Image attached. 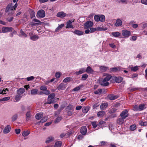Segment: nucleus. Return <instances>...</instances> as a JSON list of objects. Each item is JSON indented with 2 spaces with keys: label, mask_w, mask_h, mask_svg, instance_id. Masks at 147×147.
I'll return each mask as SVG.
<instances>
[{
  "label": "nucleus",
  "mask_w": 147,
  "mask_h": 147,
  "mask_svg": "<svg viewBox=\"0 0 147 147\" xmlns=\"http://www.w3.org/2000/svg\"><path fill=\"white\" fill-rule=\"evenodd\" d=\"M103 76L106 77L103 79L102 81V83H101L100 84L103 86H108L109 85V83L108 82L111 78L112 77L111 75L107 73H104L103 74Z\"/></svg>",
  "instance_id": "obj_1"
},
{
  "label": "nucleus",
  "mask_w": 147,
  "mask_h": 147,
  "mask_svg": "<svg viewBox=\"0 0 147 147\" xmlns=\"http://www.w3.org/2000/svg\"><path fill=\"white\" fill-rule=\"evenodd\" d=\"M94 19L96 22L100 21L102 22H104L105 21V16L103 15H96L94 16Z\"/></svg>",
  "instance_id": "obj_2"
},
{
  "label": "nucleus",
  "mask_w": 147,
  "mask_h": 147,
  "mask_svg": "<svg viewBox=\"0 0 147 147\" xmlns=\"http://www.w3.org/2000/svg\"><path fill=\"white\" fill-rule=\"evenodd\" d=\"M45 15V11L42 10L40 9L38 11L36 16L38 18H42L44 17Z\"/></svg>",
  "instance_id": "obj_3"
},
{
  "label": "nucleus",
  "mask_w": 147,
  "mask_h": 147,
  "mask_svg": "<svg viewBox=\"0 0 147 147\" xmlns=\"http://www.w3.org/2000/svg\"><path fill=\"white\" fill-rule=\"evenodd\" d=\"M13 29L11 27H3L2 28V31L3 33H5L11 32Z\"/></svg>",
  "instance_id": "obj_4"
},
{
  "label": "nucleus",
  "mask_w": 147,
  "mask_h": 147,
  "mask_svg": "<svg viewBox=\"0 0 147 147\" xmlns=\"http://www.w3.org/2000/svg\"><path fill=\"white\" fill-rule=\"evenodd\" d=\"M93 25V23L90 21H88L86 22L84 24V28L85 29L90 28Z\"/></svg>",
  "instance_id": "obj_5"
},
{
  "label": "nucleus",
  "mask_w": 147,
  "mask_h": 147,
  "mask_svg": "<svg viewBox=\"0 0 147 147\" xmlns=\"http://www.w3.org/2000/svg\"><path fill=\"white\" fill-rule=\"evenodd\" d=\"M122 33L123 36L125 38H128L131 34V32L126 30H123Z\"/></svg>",
  "instance_id": "obj_6"
},
{
  "label": "nucleus",
  "mask_w": 147,
  "mask_h": 147,
  "mask_svg": "<svg viewBox=\"0 0 147 147\" xmlns=\"http://www.w3.org/2000/svg\"><path fill=\"white\" fill-rule=\"evenodd\" d=\"M128 111L127 110L125 109L121 113L120 116L121 117L125 119L128 116Z\"/></svg>",
  "instance_id": "obj_7"
},
{
  "label": "nucleus",
  "mask_w": 147,
  "mask_h": 147,
  "mask_svg": "<svg viewBox=\"0 0 147 147\" xmlns=\"http://www.w3.org/2000/svg\"><path fill=\"white\" fill-rule=\"evenodd\" d=\"M113 80H114L115 82L118 83H120L123 80V78L121 77H118L113 76L112 77Z\"/></svg>",
  "instance_id": "obj_8"
},
{
  "label": "nucleus",
  "mask_w": 147,
  "mask_h": 147,
  "mask_svg": "<svg viewBox=\"0 0 147 147\" xmlns=\"http://www.w3.org/2000/svg\"><path fill=\"white\" fill-rule=\"evenodd\" d=\"M67 86L66 84H65L63 83H61L58 85L57 88L59 90H63L65 89Z\"/></svg>",
  "instance_id": "obj_9"
},
{
  "label": "nucleus",
  "mask_w": 147,
  "mask_h": 147,
  "mask_svg": "<svg viewBox=\"0 0 147 147\" xmlns=\"http://www.w3.org/2000/svg\"><path fill=\"white\" fill-rule=\"evenodd\" d=\"M66 15L67 14L65 12L63 11H60L57 13V16L58 17L63 18L65 17Z\"/></svg>",
  "instance_id": "obj_10"
},
{
  "label": "nucleus",
  "mask_w": 147,
  "mask_h": 147,
  "mask_svg": "<svg viewBox=\"0 0 147 147\" xmlns=\"http://www.w3.org/2000/svg\"><path fill=\"white\" fill-rule=\"evenodd\" d=\"M11 129V127L10 125H7L4 128L3 130V133L4 134H6L9 133Z\"/></svg>",
  "instance_id": "obj_11"
},
{
  "label": "nucleus",
  "mask_w": 147,
  "mask_h": 147,
  "mask_svg": "<svg viewBox=\"0 0 147 147\" xmlns=\"http://www.w3.org/2000/svg\"><path fill=\"white\" fill-rule=\"evenodd\" d=\"M122 24V22L121 20L120 19H118L116 20V22L115 24L114 25L115 26L118 27L121 26Z\"/></svg>",
  "instance_id": "obj_12"
},
{
  "label": "nucleus",
  "mask_w": 147,
  "mask_h": 147,
  "mask_svg": "<svg viewBox=\"0 0 147 147\" xmlns=\"http://www.w3.org/2000/svg\"><path fill=\"white\" fill-rule=\"evenodd\" d=\"M13 8L12 7V4H9L7 6L5 10V12L7 13L10 11H13Z\"/></svg>",
  "instance_id": "obj_13"
},
{
  "label": "nucleus",
  "mask_w": 147,
  "mask_h": 147,
  "mask_svg": "<svg viewBox=\"0 0 147 147\" xmlns=\"http://www.w3.org/2000/svg\"><path fill=\"white\" fill-rule=\"evenodd\" d=\"M25 90L24 88H20L17 91V94L22 96V94L25 92Z\"/></svg>",
  "instance_id": "obj_14"
},
{
  "label": "nucleus",
  "mask_w": 147,
  "mask_h": 147,
  "mask_svg": "<svg viewBox=\"0 0 147 147\" xmlns=\"http://www.w3.org/2000/svg\"><path fill=\"white\" fill-rule=\"evenodd\" d=\"M80 133L82 135H85L87 132V128L86 126H83L80 129Z\"/></svg>",
  "instance_id": "obj_15"
},
{
  "label": "nucleus",
  "mask_w": 147,
  "mask_h": 147,
  "mask_svg": "<svg viewBox=\"0 0 147 147\" xmlns=\"http://www.w3.org/2000/svg\"><path fill=\"white\" fill-rule=\"evenodd\" d=\"M108 98L110 100H113L117 98L118 97L117 96H115L112 94H110L107 96Z\"/></svg>",
  "instance_id": "obj_16"
},
{
  "label": "nucleus",
  "mask_w": 147,
  "mask_h": 147,
  "mask_svg": "<svg viewBox=\"0 0 147 147\" xmlns=\"http://www.w3.org/2000/svg\"><path fill=\"white\" fill-rule=\"evenodd\" d=\"M66 24V28H74L72 25V22L71 20L68 21L67 22Z\"/></svg>",
  "instance_id": "obj_17"
},
{
  "label": "nucleus",
  "mask_w": 147,
  "mask_h": 147,
  "mask_svg": "<svg viewBox=\"0 0 147 147\" xmlns=\"http://www.w3.org/2000/svg\"><path fill=\"white\" fill-rule=\"evenodd\" d=\"M73 32L78 36H80L83 35L84 33L83 32L78 30H75Z\"/></svg>",
  "instance_id": "obj_18"
},
{
  "label": "nucleus",
  "mask_w": 147,
  "mask_h": 147,
  "mask_svg": "<svg viewBox=\"0 0 147 147\" xmlns=\"http://www.w3.org/2000/svg\"><path fill=\"white\" fill-rule=\"evenodd\" d=\"M85 72V69L84 68H81L79 69V70L78 71H76L75 72V74L76 75H78L81 74Z\"/></svg>",
  "instance_id": "obj_19"
},
{
  "label": "nucleus",
  "mask_w": 147,
  "mask_h": 147,
  "mask_svg": "<svg viewBox=\"0 0 147 147\" xmlns=\"http://www.w3.org/2000/svg\"><path fill=\"white\" fill-rule=\"evenodd\" d=\"M85 71L88 74H92L94 72V71L92 69L90 66L87 67L86 69L85 70Z\"/></svg>",
  "instance_id": "obj_20"
},
{
  "label": "nucleus",
  "mask_w": 147,
  "mask_h": 147,
  "mask_svg": "<svg viewBox=\"0 0 147 147\" xmlns=\"http://www.w3.org/2000/svg\"><path fill=\"white\" fill-rule=\"evenodd\" d=\"M43 114L42 112L38 113L36 115L35 117L37 120H39L43 116Z\"/></svg>",
  "instance_id": "obj_21"
},
{
  "label": "nucleus",
  "mask_w": 147,
  "mask_h": 147,
  "mask_svg": "<svg viewBox=\"0 0 147 147\" xmlns=\"http://www.w3.org/2000/svg\"><path fill=\"white\" fill-rule=\"evenodd\" d=\"M121 69L119 67H114L110 69V71L115 72L117 71H120L121 70Z\"/></svg>",
  "instance_id": "obj_22"
},
{
  "label": "nucleus",
  "mask_w": 147,
  "mask_h": 147,
  "mask_svg": "<svg viewBox=\"0 0 147 147\" xmlns=\"http://www.w3.org/2000/svg\"><path fill=\"white\" fill-rule=\"evenodd\" d=\"M124 119L122 117L118 119L117 121V123L119 125L122 124L123 123Z\"/></svg>",
  "instance_id": "obj_23"
},
{
  "label": "nucleus",
  "mask_w": 147,
  "mask_h": 147,
  "mask_svg": "<svg viewBox=\"0 0 147 147\" xmlns=\"http://www.w3.org/2000/svg\"><path fill=\"white\" fill-rule=\"evenodd\" d=\"M108 104L107 103H104L102 104L100 106V108L101 110H104L107 107Z\"/></svg>",
  "instance_id": "obj_24"
},
{
  "label": "nucleus",
  "mask_w": 147,
  "mask_h": 147,
  "mask_svg": "<svg viewBox=\"0 0 147 147\" xmlns=\"http://www.w3.org/2000/svg\"><path fill=\"white\" fill-rule=\"evenodd\" d=\"M54 140V138L52 136H50L48 137L47 138V140L45 141V142L46 143H49L50 142H51L52 141H53Z\"/></svg>",
  "instance_id": "obj_25"
},
{
  "label": "nucleus",
  "mask_w": 147,
  "mask_h": 147,
  "mask_svg": "<svg viewBox=\"0 0 147 147\" xmlns=\"http://www.w3.org/2000/svg\"><path fill=\"white\" fill-rule=\"evenodd\" d=\"M89 108L90 107L89 106H87L86 107H83L82 110L83 113H86L88 112Z\"/></svg>",
  "instance_id": "obj_26"
},
{
  "label": "nucleus",
  "mask_w": 147,
  "mask_h": 147,
  "mask_svg": "<svg viewBox=\"0 0 147 147\" xmlns=\"http://www.w3.org/2000/svg\"><path fill=\"white\" fill-rule=\"evenodd\" d=\"M105 114V112L104 111H100L98 112L97 113V115L98 117H102Z\"/></svg>",
  "instance_id": "obj_27"
},
{
  "label": "nucleus",
  "mask_w": 147,
  "mask_h": 147,
  "mask_svg": "<svg viewBox=\"0 0 147 147\" xmlns=\"http://www.w3.org/2000/svg\"><path fill=\"white\" fill-rule=\"evenodd\" d=\"M64 26V24H62L59 25L55 30V31L56 32H58L59 30L61 29Z\"/></svg>",
  "instance_id": "obj_28"
},
{
  "label": "nucleus",
  "mask_w": 147,
  "mask_h": 147,
  "mask_svg": "<svg viewBox=\"0 0 147 147\" xmlns=\"http://www.w3.org/2000/svg\"><path fill=\"white\" fill-rule=\"evenodd\" d=\"M100 70L102 72L105 71L108 68V67L104 66H101L100 67Z\"/></svg>",
  "instance_id": "obj_29"
},
{
  "label": "nucleus",
  "mask_w": 147,
  "mask_h": 147,
  "mask_svg": "<svg viewBox=\"0 0 147 147\" xmlns=\"http://www.w3.org/2000/svg\"><path fill=\"white\" fill-rule=\"evenodd\" d=\"M111 34L114 37H118L120 36L121 33L119 32H112L111 33Z\"/></svg>",
  "instance_id": "obj_30"
},
{
  "label": "nucleus",
  "mask_w": 147,
  "mask_h": 147,
  "mask_svg": "<svg viewBox=\"0 0 147 147\" xmlns=\"http://www.w3.org/2000/svg\"><path fill=\"white\" fill-rule=\"evenodd\" d=\"M47 120V117H44L39 121L36 123V124L39 125L40 123H43L45 122H46Z\"/></svg>",
  "instance_id": "obj_31"
},
{
  "label": "nucleus",
  "mask_w": 147,
  "mask_h": 147,
  "mask_svg": "<svg viewBox=\"0 0 147 147\" xmlns=\"http://www.w3.org/2000/svg\"><path fill=\"white\" fill-rule=\"evenodd\" d=\"M38 90L36 89H33L31 90L30 94L31 95H36L38 94Z\"/></svg>",
  "instance_id": "obj_32"
},
{
  "label": "nucleus",
  "mask_w": 147,
  "mask_h": 147,
  "mask_svg": "<svg viewBox=\"0 0 147 147\" xmlns=\"http://www.w3.org/2000/svg\"><path fill=\"white\" fill-rule=\"evenodd\" d=\"M22 96L18 94H17L15 98L16 101L17 102L19 101L20 99L22 98Z\"/></svg>",
  "instance_id": "obj_33"
},
{
  "label": "nucleus",
  "mask_w": 147,
  "mask_h": 147,
  "mask_svg": "<svg viewBox=\"0 0 147 147\" xmlns=\"http://www.w3.org/2000/svg\"><path fill=\"white\" fill-rule=\"evenodd\" d=\"M26 120L28 121L31 117V115L30 111H28L27 112L26 114Z\"/></svg>",
  "instance_id": "obj_34"
},
{
  "label": "nucleus",
  "mask_w": 147,
  "mask_h": 147,
  "mask_svg": "<svg viewBox=\"0 0 147 147\" xmlns=\"http://www.w3.org/2000/svg\"><path fill=\"white\" fill-rule=\"evenodd\" d=\"M20 34H19V36L21 37H26L27 35L22 30V29H21L20 30Z\"/></svg>",
  "instance_id": "obj_35"
},
{
  "label": "nucleus",
  "mask_w": 147,
  "mask_h": 147,
  "mask_svg": "<svg viewBox=\"0 0 147 147\" xmlns=\"http://www.w3.org/2000/svg\"><path fill=\"white\" fill-rule=\"evenodd\" d=\"M62 144V142L61 141L57 142L55 143L54 147H60Z\"/></svg>",
  "instance_id": "obj_36"
},
{
  "label": "nucleus",
  "mask_w": 147,
  "mask_h": 147,
  "mask_svg": "<svg viewBox=\"0 0 147 147\" xmlns=\"http://www.w3.org/2000/svg\"><path fill=\"white\" fill-rule=\"evenodd\" d=\"M136 128V125L135 124H133L131 125L129 127L131 131H134Z\"/></svg>",
  "instance_id": "obj_37"
},
{
  "label": "nucleus",
  "mask_w": 147,
  "mask_h": 147,
  "mask_svg": "<svg viewBox=\"0 0 147 147\" xmlns=\"http://www.w3.org/2000/svg\"><path fill=\"white\" fill-rule=\"evenodd\" d=\"M38 38V36L36 35H34L30 37V39L33 41H35Z\"/></svg>",
  "instance_id": "obj_38"
},
{
  "label": "nucleus",
  "mask_w": 147,
  "mask_h": 147,
  "mask_svg": "<svg viewBox=\"0 0 147 147\" xmlns=\"http://www.w3.org/2000/svg\"><path fill=\"white\" fill-rule=\"evenodd\" d=\"M72 79L71 77H67L65 78L63 80V82L64 83H67L69 82Z\"/></svg>",
  "instance_id": "obj_39"
},
{
  "label": "nucleus",
  "mask_w": 147,
  "mask_h": 147,
  "mask_svg": "<svg viewBox=\"0 0 147 147\" xmlns=\"http://www.w3.org/2000/svg\"><path fill=\"white\" fill-rule=\"evenodd\" d=\"M88 75L87 74H84L82 75L81 78V80L83 81L86 80L88 77Z\"/></svg>",
  "instance_id": "obj_40"
},
{
  "label": "nucleus",
  "mask_w": 147,
  "mask_h": 147,
  "mask_svg": "<svg viewBox=\"0 0 147 147\" xmlns=\"http://www.w3.org/2000/svg\"><path fill=\"white\" fill-rule=\"evenodd\" d=\"M82 86H81L80 85L77 87L75 88H74L72 90V91H77L79 90L81 88H82Z\"/></svg>",
  "instance_id": "obj_41"
},
{
  "label": "nucleus",
  "mask_w": 147,
  "mask_h": 147,
  "mask_svg": "<svg viewBox=\"0 0 147 147\" xmlns=\"http://www.w3.org/2000/svg\"><path fill=\"white\" fill-rule=\"evenodd\" d=\"M10 99V97L8 96L4 97L2 99H0V102L6 101L9 100Z\"/></svg>",
  "instance_id": "obj_42"
},
{
  "label": "nucleus",
  "mask_w": 147,
  "mask_h": 147,
  "mask_svg": "<svg viewBox=\"0 0 147 147\" xmlns=\"http://www.w3.org/2000/svg\"><path fill=\"white\" fill-rule=\"evenodd\" d=\"M102 92V90L101 89H99L97 90L94 92V93L96 94L100 95Z\"/></svg>",
  "instance_id": "obj_43"
},
{
  "label": "nucleus",
  "mask_w": 147,
  "mask_h": 147,
  "mask_svg": "<svg viewBox=\"0 0 147 147\" xmlns=\"http://www.w3.org/2000/svg\"><path fill=\"white\" fill-rule=\"evenodd\" d=\"M138 108L139 110L140 111H141L143 110L144 109H145L146 107L145 106V105L141 104L139 105Z\"/></svg>",
  "instance_id": "obj_44"
},
{
  "label": "nucleus",
  "mask_w": 147,
  "mask_h": 147,
  "mask_svg": "<svg viewBox=\"0 0 147 147\" xmlns=\"http://www.w3.org/2000/svg\"><path fill=\"white\" fill-rule=\"evenodd\" d=\"M18 115L17 114H16L13 115L11 117L12 121L13 122L16 121L18 118Z\"/></svg>",
  "instance_id": "obj_45"
},
{
  "label": "nucleus",
  "mask_w": 147,
  "mask_h": 147,
  "mask_svg": "<svg viewBox=\"0 0 147 147\" xmlns=\"http://www.w3.org/2000/svg\"><path fill=\"white\" fill-rule=\"evenodd\" d=\"M62 119V117L61 116H58L57 117L55 121V123H57L59 122Z\"/></svg>",
  "instance_id": "obj_46"
},
{
  "label": "nucleus",
  "mask_w": 147,
  "mask_h": 147,
  "mask_svg": "<svg viewBox=\"0 0 147 147\" xmlns=\"http://www.w3.org/2000/svg\"><path fill=\"white\" fill-rule=\"evenodd\" d=\"M55 96V94L54 93H52L49 95L47 99H49V98L53 99Z\"/></svg>",
  "instance_id": "obj_47"
},
{
  "label": "nucleus",
  "mask_w": 147,
  "mask_h": 147,
  "mask_svg": "<svg viewBox=\"0 0 147 147\" xmlns=\"http://www.w3.org/2000/svg\"><path fill=\"white\" fill-rule=\"evenodd\" d=\"M96 28V31H102V30H106L107 29V28H105L104 29L103 28H101L100 27H98Z\"/></svg>",
  "instance_id": "obj_48"
},
{
  "label": "nucleus",
  "mask_w": 147,
  "mask_h": 147,
  "mask_svg": "<svg viewBox=\"0 0 147 147\" xmlns=\"http://www.w3.org/2000/svg\"><path fill=\"white\" fill-rule=\"evenodd\" d=\"M30 133V132L28 131H24L22 134L24 136H26L28 135Z\"/></svg>",
  "instance_id": "obj_49"
},
{
  "label": "nucleus",
  "mask_w": 147,
  "mask_h": 147,
  "mask_svg": "<svg viewBox=\"0 0 147 147\" xmlns=\"http://www.w3.org/2000/svg\"><path fill=\"white\" fill-rule=\"evenodd\" d=\"M55 100L56 99H55V98H54L52 99L51 102H47L45 104H50L51 103H55L56 102Z\"/></svg>",
  "instance_id": "obj_50"
},
{
  "label": "nucleus",
  "mask_w": 147,
  "mask_h": 147,
  "mask_svg": "<svg viewBox=\"0 0 147 147\" xmlns=\"http://www.w3.org/2000/svg\"><path fill=\"white\" fill-rule=\"evenodd\" d=\"M67 112V114L68 115L71 116V115L74 111V110H71L69 111H66Z\"/></svg>",
  "instance_id": "obj_51"
},
{
  "label": "nucleus",
  "mask_w": 147,
  "mask_h": 147,
  "mask_svg": "<svg viewBox=\"0 0 147 147\" xmlns=\"http://www.w3.org/2000/svg\"><path fill=\"white\" fill-rule=\"evenodd\" d=\"M138 69V67L137 66H135L134 67H132L131 70L134 71H136Z\"/></svg>",
  "instance_id": "obj_52"
},
{
  "label": "nucleus",
  "mask_w": 147,
  "mask_h": 147,
  "mask_svg": "<svg viewBox=\"0 0 147 147\" xmlns=\"http://www.w3.org/2000/svg\"><path fill=\"white\" fill-rule=\"evenodd\" d=\"M71 110H74V109L73 108L72 106L71 105L67 106L66 108V111H69Z\"/></svg>",
  "instance_id": "obj_53"
},
{
  "label": "nucleus",
  "mask_w": 147,
  "mask_h": 147,
  "mask_svg": "<svg viewBox=\"0 0 147 147\" xmlns=\"http://www.w3.org/2000/svg\"><path fill=\"white\" fill-rule=\"evenodd\" d=\"M140 125L146 126L147 125V121H140L139 123Z\"/></svg>",
  "instance_id": "obj_54"
},
{
  "label": "nucleus",
  "mask_w": 147,
  "mask_h": 147,
  "mask_svg": "<svg viewBox=\"0 0 147 147\" xmlns=\"http://www.w3.org/2000/svg\"><path fill=\"white\" fill-rule=\"evenodd\" d=\"M34 78V77L33 76H31L26 78L27 80L28 81H32Z\"/></svg>",
  "instance_id": "obj_55"
},
{
  "label": "nucleus",
  "mask_w": 147,
  "mask_h": 147,
  "mask_svg": "<svg viewBox=\"0 0 147 147\" xmlns=\"http://www.w3.org/2000/svg\"><path fill=\"white\" fill-rule=\"evenodd\" d=\"M93 127L94 128H96L97 127V125L96 124V122L93 121L91 123Z\"/></svg>",
  "instance_id": "obj_56"
},
{
  "label": "nucleus",
  "mask_w": 147,
  "mask_h": 147,
  "mask_svg": "<svg viewBox=\"0 0 147 147\" xmlns=\"http://www.w3.org/2000/svg\"><path fill=\"white\" fill-rule=\"evenodd\" d=\"M61 75V73L59 72H57L55 74V76L57 78H59L60 77Z\"/></svg>",
  "instance_id": "obj_57"
},
{
  "label": "nucleus",
  "mask_w": 147,
  "mask_h": 147,
  "mask_svg": "<svg viewBox=\"0 0 147 147\" xmlns=\"http://www.w3.org/2000/svg\"><path fill=\"white\" fill-rule=\"evenodd\" d=\"M40 89L43 91L47 90V87L45 86H41L40 88Z\"/></svg>",
  "instance_id": "obj_58"
},
{
  "label": "nucleus",
  "mask_w": 147,
  "mask_h": 147,
  "mask_svg": "<svg viewBox=\"0 0 147 147\" xmlns=\"http://www.w3.org/2000/svg\"><path fill=\"white\" fill-rule=\"evenodd\" d=\"M43 93L45 95H48L50 93V92L49 91L46 90L43 91Z\"/></svg>",
  "instance_id": "obj_59"
},
{
  "label": "nucleus",
  "mask_w": 147,
  "mask_h": 147,
  "mask_svg": "<svg viewBox=\"0 0 147 147\" xmlns=\"http://www.w3.org/2000/svg\"><path fill=\"white\" fill-rule=\"evenodd\" d=\"M8 91V89L7 88H5V89H3V94H6Z\"/></svg>",
  "instance_id": "obj_60"
},
{
  "label": "nucleus",
  "mask_w": 147,
  "mask_h": 147,
  "mask_svg": "<svg viewBox=\"0 0 147 147\" xmlns=\"http://www.w3.org/2000/svg\"><path fill=\"white\" fill-rule=\"evenodd\" d=\"M90 33H93L96 30V28H90Z\"/></svg>",
  "instance_id": "obj_61"
},
{
  "label": "nucleus",
  "mask_w": 147,
  "mask_h": 147,
  "mask_svg": "<svg viewBox=\"0 0 147 147\" xmlns=\"http://www.w3.org/2000/svg\"><path fill=\"white\" fill-rule=\"evenodd\" d=\"M33 21L34 22H38V24H41V22L39 20L36 19H33Z\"/></svg>",
  "instance_id": "obj_62"
},
{
  "label": "nucleus",
  "mask_w": 147,
  "mask_h": 147,
  "mask_svg": "<svg viewBox=\"0 0 147 147\" xmlns=\"http://www.w3.org/2000/svg\"><path fill=\"white\" fill-rule=\"evenodd\" d=\"M15 131L16 134H19L20 133V129H16L15 130Z\"/></svg>",
  "instance_id": "obj_63"
},
{
  "label": "nucleus",
  "mask_w": 147,
  "mask_h": 147,
  "mask_svg": "<svg viewBox=\"0 0 147 147\" xmlns=\"http://www.w3.org/2000/svg\"><path fill=\"white\" fill-rule=\"evenodd\" d=\"M141 2L143 4L147 5V0H141Z\"/></svg>",
  "instance_id": "obj_64"
}]
</instances>
